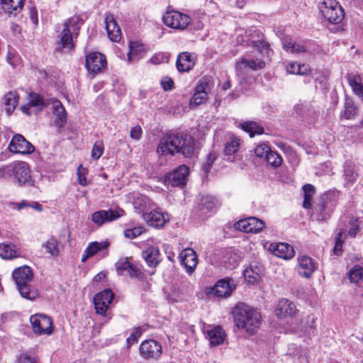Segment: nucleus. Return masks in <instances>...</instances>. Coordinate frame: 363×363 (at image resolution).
<instances>
[{"instance_id":"obj_1","label":"nucleus","mask_w":363,"mask_h":363,"mask_svg":"<svg viewBox=\"0 0 363 363\" xmlns=\"http://www.w3.org/2000/svg\"><path fill=\"white\" fill-rule=\"evenodd\" d=\"M194 140L182 133L169 131L165 133L160 140L157 147L158 154L162 156H173L181 152L185 157H191L194 153Z\"/></svg>"},{"instance_id":"obj_2","label":"nucleus","mask_w":363,"mask_h":363,"mask_svg":"<svg viewBox=\"0 0 363 363\" xmlns=\"http://www.w3.org/2000/svg\"><path fill=\"white\" fill-rule=\"evenodd\" d=\"M237 329L249 337L255 335L262 323L261 313L245 303H238L232 310Z\"/></svg>"},{"instance_id":"obj_3","label":"nucleus","mask_w":363,"mask_h":363,"mask_svg":"<svg viewBox=\"0 0 363 363\" xmlns=\"http://www.w3.org/2000/svg\"><path fill=\"white\" fill-rule=\"evenodd\" d=\"M13 177L19 186H33L31 170L28 162L15 161L0 168V177Z\"/></svg>"},{"instance_id":"obj_4","label":"nucleus","mask_w":363,"mask_h":363,"mask_svg":"<svg viewBox=\"0 0 363 363\" xmlns=\"http://www.w3.org/2000/svg\"><path fill=\"white\" fill-rule=\"evenodd\" d=\"M12 277L21 296L28 300H34L37 292L31 289L33 279L32 269L28 266L18 267L13 272Z\"/></svg>"},{"instance_id":"obj_5","label":"nucleus","mask_w":363,"mask_h":363,"mask_svg":"<svg viewBox=\"0 0 363 363\" xmlns=\"http://www.w3.org/2000/svg\"><path fill=\"white\" fill-rule=\"evenodd\" d=\"M214 86V80L211 76L205 75L196 83L194 89L193 96L189 99V108H195L206 104L208 99V92Z\"/></svg>"},{"instance_id":"obj_6","label":"nucleus","mask_w":363,"mask_h":363,"mask_svg":"<svg viewBox=\"0 0 363 363\" xmlns=\"http://www.w3.org/2000/svg\"><path fill=\"white\" fill-rule=\"evenodd\" d=\"M336 205L337 201L334 192L329 191L321 195L314 208L317 220L327 221L333 213Z\"/></svg>"},{"instance_id":"obj_7","label":"nucleus","mask_w":363,"mask_h":363,"mask_svg":"<svg viewBox=\"0 0 363 363\" xmlns=\"http://www.w3.org/2000/svg\"><path fill=\"white\" fill-rule=\"evenodd\" d=\"M318 8L322 16L331 24L337 25L345 18L344 9L336 0H324Z\"/></svg>"},{"instance_id":"obj_8","label":"nucleus","mask_w":363,"mask_h":363,"mask_svg":"<svg viewBox=\"0 0 363 363\" xmlns=\"http://www.w3.org/2000/svg\"><path fill=\"white\" fill-rule=\"evenodd\" d=\"M79 29L78 22L74 18H69L64 23L60 35L62 48L69 50L74 48L73 39L78 36Z\"/></svg>"},{"instance_id":"obj_9","label":"nucleus","mask_w":363,"mask_h":363,"mask_svg":"<svg viewBox=\"0 0 363 363\" xmlns=\"http://www.w3.org/2000/svg\"><path fill=\"white\" fill-rule=\"evenodd\" d=\"M118 274L126 273L130 278H135L140 281L145 279V275L143 271V265L129 261L128 257L121 258L115 264Z\"/></svg>"},{"instance_id":"obj_10","label":"nucleus","mask_w":363,"mask_h":363,"mask_svg":"<svg viewBox=\"0 0 363 363\" xmlns=\"http://www.w3.org/2000/svg\"><path fill=\"white\" fill-rule=\"evenodd\" d=\"M189 174V168L182 164L172 172L167 173L164 176L163 182L166 186L184 187L186 184Z\"/></svg>"},{"instance_id":"obj_11","label":"nucleus","mask_w":363,"mask_h":363,"mask_svg":"<svg viewBox=\"0 0 363 363\" xmlns=\"http://www.w3.org/2000/svg\"><path fill=\"white\" fill-rule=\"evenodd\" d=\"M30 322L35 334L50 335L53 333V323L50 316L35 314L30 316Z\"/></svg>"},{"instance_id":"obj_12","label":"nucleus","mask_w":363,"mask_h":363,"mask_svg":"<svg viewBox=\"0 0 363 363\" xmlns=\"http://www.w3.org/2000/svg\"><path fill=\"white\" fill-rule=\"evenodd\" d=\"M164 23L172 28L184 30L191 22V18L177 11H167L162 17Z\"/></svg>"},{"instance_id":"obj_13","label":"nucleus","mask_w":363,"mask_h":363,"mask_svg":"<svg viewBox=\"0 0 363 363\" xmlns=\"http://www.w3.org/2000/svg\"><path fill=\"white\" fill-rule=\"evenodd\" d=\"M139 350L141 357L147 360H157L162 353L161 344L153 339L143 341Z\"/></svg>"},{"instance_id":"obj_14","label":"nucleus","mask_w":363,"mask_h":363,"mask_svg":"<svg viewBox=\"0 0 363 363\" xmlns=\"http://www.w3.org/2000/svg\"><path fill=\"white\" fill-rule=\"evenodd\" d=\"M106 66V56L99 52H91L86 55L85 67L92 74L102 72Z\"/></svg>"},{"instance_id":"obj_15","label":"nucleus","mask_w":363,"mask_h":363,"mask_svg":"<svg viewBox=\"0 0 363 363\" xmlns=\"http://www.w3.org/2000/svg\"><path fill=\"white\" fill-rule=\"evenodd\" d=\"M113 298L114 294L110 289H106L95 294L94 304L96 313L106 317V312Z\"/></svg>"},{"instance_id":"obj_16","label":"nucleus","mask_w":363,"mask_h":363,"mask_svg":"<svg viewBox=\"0 0 363 363\" xmlns=\"http://www.w3.org/2000/svg\"><path fill=\"white\" fill-rule=\"evenodd\" d=\"M234 227L245 233H259L265 228V223L256 217H247L237 221Z\"/></svg>"},{"instance_id":"obj_17","label":"nucleus","mask_w":363,"mask_h":363,"mask_svg":"<svg viewBox=\"0 0 363 363\" xmlns=\"http://www.w3.org/2000/svg\"><path fill=\"white\" fill-rule=\"evenodd\" d=\"M235 289L232 279L225 278L218 280L213 287L206 289V294L208 296L213 295L217 298L229 297L233 291Z\"/></svg>"},{"instance_id":"obj_18","label":"nucleus","mask_w":363,"mask_h":363,"mask_svg":"<svg viewBox=\"0 0 363 363\" xmlns=\"http://www.w3.org/2000/svg\"><path fill=\"white\" fill-rule=\"evenodd\" d=\"M11 152L21 155H30L35 151V147L21 134H16L10 141L8 147Z\"/></svg>"},{"instance_id":"obj_19","label":"nucleus","mask_w":363,"mask_h":363,"mask_svg":"<svg viewBox=\"0 0 363 363\" xmlns=\"http://www.w3.org/2000/svg\"><path fill=\"white\" fill-rule=\"evenodd\" d=\"M248 43L250 45L261 54H268L269 52H272L270 45L266 40L264 33L259 29H255L250 31Z\"/></svg>"},{"instance_id":"obj_20","label":"nucleus","mask_w":363,"mask_h":363,"mask_svg":"<svg viewBox=\"0 0 363 363\" xmlns=\"http://www.w3.org/2000/svg\"><path fill=\"white\" fill-rule=\"evenodd\" d=\"M124 214L125 211L121 208L118 210H101L96 211L92 214L91 220L96 225L101 226L106 222H111L117 220Z\"/></svg>"},{"instance_id":"obj_21","label":"nucleus","mask_w":363,"mask_h":363,"mask_svg":"<svg viewBox=\"0 0 363 363\" xmlns=\"http://www.w3.org/2000/svg\"><path fill=\"white\" fill-rule=\"evenodd\" d=\"M197 61V55L194 52H182L177 57L176 67L179 72H189L194 69Z\"/></svg>"},{"instance_id":"obj_22","label":"nucleus","mask_w":363,"mask_h":363,"mask_svg":"<svg viewBox=\"0 0 363 363\" xmlns=\"http://www.w3.org/2000/svg\"><path fill=\"white\" fill-rule=\"evenodd\" d=\"M297 270L301 277L311 278L314 272L318 269L316 262L307 255L298 257Z\"/></svg>"},{"instance_id":"obj_23","label":"nucleus","mask_w":363,"mask_h":363,"mask_svg":"<svg viewBox=\"0 0 363 363\" xmlns=\"http://www.w3.org/2000/svg\"><path fill=\"white\" fill-rule=\"evenodd\" d=\"M180 263L186 269L189 275L193 274L198 264V258L196 252L190 247L184 249L179 253Z\"/></svg>"},{"instance_id":"obj_24","label":"nucleus","mask_w":363,"mask_h":363,"mask_svg":"<svg viewBox=\"0 0 363 363\" xmlns=\"http://www.w3.org/2000/svg\"><path fill=\"white\" fill-rule=\"evenodd\" d=\"M297 311L296 306L293 301L287 298H281L278 301L275 313L278 318H284L294 316Z\"/></svg>"},{"instance_id":"obj_25","label":"nucleus","mask_w":363,"mask_h":363,"mask_svg":"<svg viewBox=\"0 0 363 363\" xmlns=\"http://www.w3.org/2000/svg\"><path fill=\"white\" fill-rule=\"evenodd\" d=\"M143 217L149 226L155 228H162L169 220V218L165 217L162 212L157 210L145 213L143 215Z\"/></svg>"},{"instance_id":"obj_26","label":"nucleus","mask_w":363,"mask_h":363,"mask_svg":"<svg viewBox=\"0 0 363 363\" xmlns=\"http://www.w3.org/2000/svg\"><path fill=\"white\" fill-rule=\"evenodd\" d=\"M105 24L108 38L112 42H119L121 39V30L113 14H107Z\"/></svg>"},{"instance_id":"obj_27","label":"nucleus","mask_w":363,"mask_h":363,"mask_svg":"<svg viewBox=\"0 0 363 363\" xmlns=\"http://www.w3.org/2000/svg\"><path fill=\"white\" fill-rule=\"evenodd\" d=\"M270 250L274 255L284 259H290L295 255L293 246L286 242L272 243Z\"/></svg>"},{"instance_id":"obj_28","label":"nucleus","mask_w":363,"mask_h":363,"mask_svg":"<svg viewBox=\"0 0 363 363\" xmlns=\"http://www.w3.org/2000/svg\"><path fill=\"white\" fill-rule=\"evenodd\" d=\"M266 63L264 60L260 59H247L245 57L242 56L235 62V69L238 70H243L249 68L253 71H257L264 68Z\"/></svg>"},{"instance_id":"obj_29","label":"nucleus","mask_w":363,"mask_h":363,"mask_svg":"<svg viewBox=\"0 0 363 363\" xmlns=\"http://www.w3.org/2000/svg\"><path fill=\"white\" fill-rule=\"evenodd\" d=\"M206 333L209 344L212 347L223 344L226 337L225 332L220 325L210 327Z\"/></svg>"},{"instance_id":"obj_30","label":"nucleus","mask_w":363,"mask_h":363,"mask_svg":"<svg viewBox=\"0 0 363 363\" xmlns=\"http://www.w3.org/2000/svg\"><path fill=\"white\" fill-rule=\"evenodd\" d=\"M52 113L56 116L54 121L55 126L61 130L67 123V113L64 106L59 100L53 102Z\"/></svg>"},{"instance_id":"obj_31","label":"nucleus","mask_w":363,"mask_h":363,"mask_svg":"<svg viewBox=\"0 0 363 363\" xmlns=\"http://www.w3.org/2000/svg\"><path fill=\"white\" fill-rule=\"evenodd\" d=\"M128 61L139 60L145 53V45L140 40H130L128 43Z\"/></svg>"},{"instance_id":"obj_32","label":"nucleus","mask_w":363,"mask_h":363,"mask_svg":"<svg viewBox=\"0 0 363 363\" xmlns=\"http://www.w3.org/2000/svg\"><path fill=\"white\" fill-rule=\"evenodd\" d=\"M237 127L249 135L250 138L261 135L264 133V127L255 121H245L240 123Z\"/></svg>"},{"instance_id":"obj_33","label":"nucleus","mask_w":363,"mask_h":363,"mask_svg":"<svg viewBox=\"0 0 363 363\" xmlns=\"http://www.w3.org/2000/svg\"><path fill=\"white\" fill-rule=\"evenodd\" d=\"M142 257L150 267L155 268L160 262V252L158 247H148L143 251Z\"/></svg>"},{"instance_id":"obj_34","label":"nucleus","mask_w":363,"mask_h":363,"mask_svg":"<svg viewBox=\"0 0 363 363\" xmlns=\"http://www.w3.org/2000/svg\"><path fill=\"white\" fill-rule=\"evenodd\" d=\"M26 0H1L2 9L9 15L16 16L21 12Z\"/></svg>"},{"instance_id":"obj_35","label":"nucleus","mask_w":363,"mask_h":363,"mask_svg":"<svg viewBox=\"0 0 363 363\" xmlns=\"http://www.w3.org/2000/svg\"><path fill=\"white\" fill-rule=\"evenodd\" d=\"M359 116V108L352 99L346 97L344 101V111L340 113V118L346 120H354Z\"/></svg>"},{"instance_id":"obj_36","label":"nucleus","mask_w":363,"mask_h":363,"mask_svg":"<svg viewBox=\"0 0 363 363\" xmlns=\"http://www.w3.org/2000/svg\"><path fill=\"white\" fill-rule=\"evenodd\" d=\"M262 267L257 264L251 263L243 272V277L250 284H256L261 278Z\"/></svg>"},{"instance_id":"obj_37","label":"nucleus","mask_w":363,"mask_h":363,"mask_svg":"<svg viewBox=\"0 0 363 363\" xmlns=\"http://www.w3.org/2000/svg\"><path fill=\"white\" fill-rule=\"evenodd\" d=\"M241 144L242 140L240 138L233 133H230L229 140L224 145V155L229 157L233 156L235 158Z\"/></svg>"},{"instance_id":"obj_38","label":"nucleus","mask_w":363,"mask_h":363,"mask_svg":"<svg viewBox=\"0 0 363 363\" xmlns=\"http://www.w3.org/2000/svg\"><path fill=\"white\" fill-rule=\"evenodd\" d=\"M346 79L354 94L363 99V84L361 75L357 73H350L347 74Z\"/></svg>"},{"instance_id":"obj_39","label":"nucleus","mask_w":363,"mask_h":363,"mask_svg":"<svg viewBox=\"0 0 363 363\" xmlns=\"http://www.w3.org/2000/svg\"><path fill=\"white\" fill-rule=\"evenodd\" d=\"M217 204L218 199L216 196L208 194L202 195L199 200L198 209L202 213L206 214L216 208Z\"/></svg>"},{"instance_id":"obj_40","label":"nucleus","mask_w":363,"mask_h":363,"mask_svg":"<svg viewBox=\"0 0 363 363\" xmlns=\"http://www.w3.org/2000/svg\"><path fill=\"white\" fill-rule=\"evenodd\" d=\"M358 177V174L355 171L354 165L352 163H347L344 167V180L345 186L350 187L352 186Z\"/></svg>"},{"instance_id":"obj_41","label":"nucleus","mask_w":363,"mask_h":363,"mask_svg":"<svg viewBox=\"0 0 363 363\" xmlns=\"http://www.w3.org/2000/svg\"><path fill=\"white\" fill-rule=\"evenodd\" d=\"M303 191L304 195L303 207L306 209H311L313 196L315 194V188L311 184H306L303 186Z\"/></svg>"},{"instance_id":"obj_42","label":"nucleus","mask_w":363,"mask_h":363,"mask_svg":"<svg viewBox=\"0 0 363 363\" xmlns=\"http://www.w3.org/2000/svg\"><path fill=\"white\" fill-rule=\"evenodd\" d=\"M19 256V252L12 244H0V257L5 259H11Z\"/></svg>"},{"instance_id":"obj_43","label":"nucleus","mask_w":363,"mask_h":363,"mask_svg":"<svg viewBox=\"0 0 363 363\" xmlns=\"http://www.w3.org/2000/svg\"><path fill=\"white\" fill-rule=\"evenodd\" d=\"M135 208H138L143 214L145 211L152 208L155 203L152 199L145 195H140L134 201Z\"/></svg>"},{"instance_id":"obj_44","label":"nucleus","mask_w":363,"mask_h":363,"mask_svg":"<svg viewBox=\"0 0 363 363\" xmlns=\"http://www.w3.org/2000/svg\"><path fill=\"white\" fill-rule=\"evenodd\" d=\"M43 246L45 248L46 252L51 256L57 257L59 255V241L55 236H50L46 242L43 244Z\"/></svg>"},{"instance_id":"obj_45","label":"nucleus","mask_w":363,"mask_h":363,"mask_svg":"<svg viewBox=\"0 0 363 363\" xmlns=\"http://www.w3.org/2000/svg\"><path fill=\"white\" fill-rule=\"evenodd\" d=\"M348 278L351 283L363 282V267L359 264L353 266L348 272Z\"/></svg>"},{"instance_id":"obj_46","label":"nucleus","mask_w":363,"mask_h":363,"mask_svg":"<svg viewBox=\"0 0 363 363\" xmlns=\"http://www.w3.org/2000/svg\"><path fill=\"white\" fill-rule=\"evenodd\" d=\"M18 96L17 94L9 91L4 96L6 110L7 113L13 111L18 104Z\"/></svg>"},{"instance_id":"obj_47","label":"nucleus","mask_w":363,"mask_h":363,"mask_svg":"<svg viewBox=\"0 0 363 363\" xmlns=\"http://www.w3.org/2000/svg\"><path fill=\"white\" fill-rule=\"evenodd\" d=\"M109 246L108 242H92L89 244L87 247L85 249L88 252V256H94L100 250L107 249Z\"/></svg>"},{"instance_id":"obj_48","label":"nucleus","mask_w":363,"mask_h":363,"mask_svg":"<svg viewBox=\"0 0 363 363\" xmlns=\"http://www.w3.org/2000/svg\"><path fill=\"white\" fill-rule=\"evenodd\" d=\"M265 159L267 163L274 167H280L283 161L281 156L277 151L272 150L267 154Z\"/></svg>"},{"instance_id":"obj_49","label":"nucleus","mask_w":363,"mask_h":363,"mask_svg":"<svg viewBox=\"0 0 363 363\" xmlns=\"http://www.w3.org/2000/svg\"><path fill=\"white\" fill-rule=\"evenodd\" d=\"M145 230L146 229L143 226H137L133 228H128L124 230V236L129 239H134L142 235L145 232Z\"/></svg>"},{"instance_id":"obj_50","label":"nucleus","mask_w":363,"mask_h":363,"mask_svg":"<svg viewBox=\"0 0 363 363\" xmlns=\"http://www.w3.org/2000/svg\"><path fill=\"white\" fill-rule=\"evenodd\" d=\"M104 145L102 140H97L93 145L92 150L91 152V157L92 159L97 160L104 153Z\"/></svg>"},{"instance_id":"obj_51","label":"nucleus","mask_w":363,"mask_h":363,"mask_svg":"<svg viewBox=\"0 0 363 363\" xmlns=\"http://www.w3.org/2000/svg\"><path fill=\"white\" fill-rule=\"evenodd\" d=\"M28 105L33 107L45 106L44 99L39 94L30 92Z\"/></svg>"},{"instance_id":"obj_52","label":"nucleus","mask_w":363,"mask_h":363,"mask_svg":"<svg viewBox=\"0 0 363 363\" xmlns=\"http://www.w3.org/2000/svg\"><path fill=\"white\" fill-rule=\"evenodd\" d=\"M88 173L89 170L87 168L84 167L82 164L79 165L77 171V181L79 184L82 186H86L88 184L86 180V175Z\"/></svg>"},{"instance_id":"obj_53","label":"nucleus","mask_w":363,"mask_h":363,"mask_svg":"<svg viewBox=\"0 0 363 363\" xmlns=\"http://www.w3.org/2000/svg\"><path fill=\"white\" fill-rule=\"evenodd\" d=\"M271 148L266 143H260L255 148V155L258 157H266Z\"/></svg>"},{"instance_id":"obj_54","label":"nucleus","mask_w":363,"mask_h":363,"mask_svg":"<svg viewBox=\"0 0 363 363\" xmlns=\"http://www.w3.org/2000/svg\"><path fill=\"white\" fill-rule=\"evenodd\" d=\"M16 363H39V358L36 356L32 357L28 353L25 352L17 357Z\"/></svg>"},{"instance_id":"obj_55","label":"nucleus","mask_w":363,"mask_h":363,"mask_svg":"<svg viewBox=\"0 0 363 363\" xmlns=\"http://www.w3.org/2000/svg\"><path fill=\"white\" fill-rule=\"evenodd\" d=\"M160 85L164 91H168L174 88V82L170 77L165 76L161 79Z\"/></svg>"},{"instance_id":"obj_56","label":"nucleus","mask_w":363,"mask_h":363,"mask_svg":"<svg viewBox=\"0 0 363 363\" xmlns=\"http://www.w3.org/2000/svg\"><path fill=\"white\" fill-rule=\"evenodd\" d=\"M342 245H343V241L342 240V234L338 233L335 236V246H334L333 250L334 255H335L337 256H340L342 254Z\"/></svg>"},{"instance_id":"obj_57","label":"nucleus","mask_w":363,"mask_h":363,"mask_svg":"<svg viewBox=\"0 0 363 363\" xmlns=\"http://www.w3.org/2000/svg\"><path fill=\"white\" fill-rule=\"evenodd\" d=\"M217 159V155L214 152H210L206 158V162L203 164V169L208 172V170L211 168L212 164L215 162V160Z\"/></svg>"},{"instance_id":"obj_58","label":"nucleus","mask_w":363,"mask_h":363,"mask_svg":"<svg viewBox=\"0 0 363 363\" xmlns=\"http://www.w3.org/2000/svg\"><path fill=\"white\" fill-rule=\"evenodd\" d=\"M147 325L134 328L130 333V338L138 340L139 337L147 330Z\"/></svg>"},{"instance_id":"obj_59","label":"nucleus","mask_w":363,"mask_h":363,"mask_svg":"<svg viewBox=\"0 0 363 363\" xmlns=\"http://www.w3.org/2000/svg\"><path fill=\"white\" fill-rule=\"evenodd\" d=\"M143 133L142 128L139 125H135L130 130V137L133 140H140Z\"/></svg>"},{"instance_id":"obj_60","label":"nucleus","mask_w":363,"mask_h":363,"mask_svg":"<svg viewBox=\"0 0 363 363\" xmlns=\"http://www.w3.org/2000/svg\"><path fill=\"white\" fill-rule=\"evenodd\" d=\"M298 75H308L311 73V69L308 64H298Z\"/></svg>"},{"instance_id":"obj_61","label":"nucleus","mask_w":363,"mask_h":363,"mask_svg":"<svg viewBox=\"0 0 363 363\" xmlns=\"http://www.w3.org/2000/svg\"><path fill=\"white\" fill-rule=\"evenodd\" d=\"M298 64L297 62H291L286 66L287 72L291 74H298Z\"/></svg>"},{"instance_id":"obj_62","label":"nucleus","mask_w":363,"mask_h":363,"mask_svg":"<svg viewBox=\"0 0 363 363\" xmlns=\"http://www.w3.org/2000/svg\"><path fill=\"white\" fill-rule=\"evenodd\" d=\"M291 51L296 53H304L307 52V50L303 45L295 43Z\"/></svg>"},{"instance_id":"obj_63","label":"nucleus","mask_w":363,"mask_h":363,"mask_svg":"<svg viewBox=\"0 0 363 363\" xmlns=\"http://www.w3.org/2000/svg\"><path fill=\"white\" fill-rule=\"evenodd\" d=\"M164 252L167 255V259L171 262H174V253L172 251V247L170 245H167L164 248Z\"/></svg>"},{"instance_id":"obj_64","label":"nucleus","mask_w":363,"mask_h":363,"mask_svg":"<svg viewBox=\"0 0 363 363\" xmlns=\"http://www.w3.org/2000/svg\"><path fill=\"white\" fill-rule=\"evenodd\" d=\"M106 277V274L104 272H100L99 273H98L96 275L94 276V277L93 279V282L98 284L101 280L104 279Z\"/></svg>"}]
</instances>
